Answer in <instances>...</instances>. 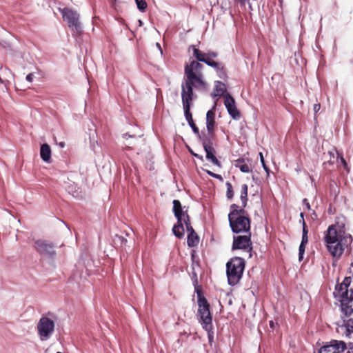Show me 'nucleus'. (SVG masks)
<instances>
[{
	"label": "nucleus",
	"instance_id": "4468645a",
	"mask_svg": "<svg viewBox=\"0 0 353 353\" xmlns=\"http://www.w3.org/2000/svg\"><path fill=\"white\" fill-rule=\"evenodd\" d=\"M216 105L212 107V108L207 112L206 114V128L208 130V135L206 137L214 138V130H215V111H216Z\"/></svg>",
	"mask_w": 353,
	"mask_h": 353
},
{
	"label": "nucleus",
	"instance_id": "5701e85b",
	"mask_svg": "<svg viewBox=\"0 0 353 353\" xmlns=\"http://www.w3.org/2000/svg\"><path fill=\"white\" fill-rule=\"evenodd\" d=\"M307 234H308L307 226L305 221H303V235H302V239H301V244L305 245H306L307 244V243H308Z\"/></svg>",
	"mask_w": 353,
	"mask_h": 353
},
{
	"label": "nucleus",
	"instance_id": "aec40b11",
	"mask_svg": "<svg viewBox=\"0 0 353 353\" xmlns=\"http://www.w3.org/2000/svg\"><path fill=\"white\" fill-rule=\"evenodd\" d=\"M199 243V237L196 233L188 234L187 243L189 247H196Z\"/></svg>",
	"mask_w": 353,
	"mask_h": 353
},
{
	"label": "nucleus",
	"instance_id": "393cba45",
	"mask_svg": "<svg viewBox=\"0 0 353 353\" xmlns=\"http://www.w3.org/2000/svg\"><path fill=\"white\" fill-rule=\"evenodd\" d=\"M203 62L205 63L209 66L214 68L216 71H219V69H221V64L216 61H214L212 59L205 58V61H203Z\"/></svg>",
	"mask_w": 353,
	"mask_h": 353
},
{
	"label": "nucleus",
	"instance_id": "ea45409f",
	"mask_svg": "<svg viewBox=\"0 0 353 353\" xmlns=\"http://www.w3.org/2000/svg\"><path fill=\"white\" fill-rule=\"evenodd\" d=\"M119 240H121V243L123 244V243H125L127 242V240L123 239L122 236H117Z\"/></svg>",
	"mask_w": 353,
	"mask_h": 353
},
{
	"label": "nucleus",
	"instance_id": "79ce46f5",
	"mask_svg": "<svg viewBox=\"0 0 353 353\" xmlns=\"http://www.w3.org/2000/svg\"><path fill=\"white\" fill-rule=\"evenodd\" d=\"M341 163L343 164V165L345 167L347 166L346 161H345V160L344 159V158L343 157H341Z\"/></svg>",
	"mask_w": 353,
	"mask_h": 353
},
{
	"label": "nucleus",
	"instance_id": "b1692460",
	"mask_svg": "<svg viewBox=\"0 0 353 353\" xmlns=\"http://www.w3.org/2000/svg\"><path fill=\"white\" fill-rule=\"evenodd\" d=\"M324 156H325V158H328L329 159L327 160V161H325L323 163V164L325 165H326L327 164H329V165H333L334 164V159H335V157H334V150H333L332 151H329L327 154L325 153H324Z\"/></svg>",
	"mask_w": 353,
	"mask_h": 353
},
{
	"label": "nucleus",
	"instance_id": "9b49d317",
	"mask_svg": "<svg viewBox=\"0 0 353 353\" xmlns=\"http://www.w3.org/2000/svg\"><path fill=\"white\" fill-rule=\"evenodd\" d=\"M224 105L233 119L239 120L240 119L241 112L236 106L235 100L228 92L224 95Z\"/></svg>",
	"mask_w": 353,
	"mask_h": 353
},
{
	"label": "nucleus",
	"instance_id": "4c0bfd02",
	"mask_svg": "<svg viewBox=\"0 0 353 353\" xmlns=\"http://www.w3.org/2000/svg\"><path fill=\"white\" fill-rule=\"evenodd\" d=\"M303 203L305 205V207H306V208L307 210L310 209V203H309V202H308L307 199H304L303 201Z\"/></svg>",
	"mask_w": 353,
	"mask_h": 353
},
{
	"label": "nucleus",
	"instance_id": "412c9836",
	"mask_svg": "<svg viewBox=\"0 0 353 353\" xmlns=\"http://www.w3.org/2000/svg\"><path fill=\"white\" fill-rule=\"evenodd\" d=\"M193 50V56L196 59L197 61L203 62L205 61L206 55L205 53L201 52L200 50L196 48L194 46H191Z\"/></svg>",
	"mask_w": 353,
	"mask_h": 353
},
{
	"label": "nucleus",
	"instance_id": "c9c22d12",
	"mask_svg": "<svg viewBox=\"0 0 353 353\" xmlns=\"http://www.w3.org/2000/svg\"><path fill=\"white\" fill-rule=\"evenodd\" d=\"M185 227H186V230H187L188 234H191L192 232V233H196V232L194 231V230L192 227L191 224L189 225H187Z\"/></svg>",
	"mask_w": 353,
	"mask_h": 353
},
{
	"label": "nucleus",
	"instance_id": "423d86ee",
	"mask_svg": "<svg viewBox=\"0 0 353 353\" xmlns=\"http://www.w3.org/2000/svg\"><path fill=\"white\" fill-rule=\"evenodd\" d=\"M245 263L241 257H233L226 263V274L228 284L236 285L241 280L245 269Z\"/></svg>",
	"mask_w": 353,
	"mask_h": 353
},
{
	"label": "nucleus",
	"instance_id": "e433bc0d",
	"mask_svg": "<svg viewBox=\"0 0 353 353\" xmlns=\"http://www.w3.org/2000/svg\"><path fill=\"white\" fill-rule=\"evenodd\" d=\"M321 108V104L320 103H316L314 105L313 110L314 112H317Z\"/></svg>",
	"mask_w": 353,
	"mask_h": 353
},
{
	"label": "nucleus",
	"instance_id": "1a4fd4ad",
	"mask_svg": "<svg viewBox=\"0 0 353 353\" xmlns=\"http://www.w3.org/2000/svg\"><path fill=\"white\" fill-rule=\"evenodd\" d=\"M37 330L41 340L46 341L54 332V322L48 317H41L37 324Z\"/></svg>",
	"mask_w": 353,
	"mask_h": 353
},
{
	"label": "nucleus",
	"instance_id": "7c9ffc66",
	"mask_svg": "<svg viewBox=\"0 0 353 353\" xmlns=\"http://www.w3.org/2000/svg\"><path fill=\"white\" fill-rule=\"evenodd\" d=\"M218 73V75L221 79H225L227 77L226 72L224 70V67L221 65V69H219V71H216Z\"/></svg>",
	"mask_w": 353,
	"mask_h": 353
},
{
	"label": "nucleus",
	"instance_id": "f3484780",
	"mask_svg": "<svg viewBox=\"0 0 353 353\" xmlns=\"http://www.w3.org/2000/svg\"><path fill=\"white\" fill-rule=\"evenodd\" d=\"M249 160L243 158H239L235 161V166L239 168V170L244 173H249L251 172L250 165L248 163Z\"/></svg>",
	"mask_w": 353,
	"mask_h": 353
},
{
	"label": "nucleus",
	"instance_id": "ddd939ff",
	"mask_svg": "<svg viewBox=\"0 0 353 353\" xmlns=\"http://www.w3.org/2000/svg\"><path fill=\"white\" fill-rule=\"evenodd\" d=\"M346 349V344L341 341L333 340L329 345L320 349L319 353H342Z\"/></svg>",
	"mask_w": 353,
	"mask_h": 353
},
{
	"label": "nucleus",
	"instance_id": "58836bf2",
	"mask_svg": "<svg viewBox=\"0 0 353 353\" xmlns=\"http://www.w3.org/2000/svg\"><path fill=\"white\" fill-rule=\"evenodd\" d=\"M33 79V73H30L26 76V80L29 82H32Z\"/></svg>",
	"mask_w": 353,
	"mask_h": 353
},
{
	"label": "nucleus",
	"instance_id": "49530a36",
	"mask_svg": "<svg viewBox=\"0 0 353 353\" xmlns=\"http://www.w3.org/2000/svg\"><path fill=\"white\" fill-rule=\"evenodd\" d=\"M300 215H301V217L303 219V221H304L303 220V213L301 212Z\"/></svg>",
	"mask_w": 353,
	"mask_h": 353
},
{
	"label": "nucleus",
	"instance_id": "09e8293b",
	"mask_svg": "<svg viewBox=\"0 0 353 353\" xmlns=\"http://www.w3.org/2000/svg\"><path fill=\"white\" fill-rule=\"evenodd\" d=\"M352 350H353V347H352Z\"/></svg>",
	"mask_w": 353,
	"mask_h": 353
},
{
	"label": "nucleus",
	"instance_id": "473e14b6",
	"mask_svg": "<svg viewBox=\"0 0 353 353\" xmlns=\"http://www.w3.org/2000/svg\"><path fill=\"white\" fill-rule=\"evenodd\" d=\"M188 124L192 128L194 133L195 134L199 136V130L198 127L196 125V124L194 123V122L192 121V123H189Z\"/></svg>",
	"mask_w": 353,
	"mask_h": 353
},
{
	"label": "nucleus",
	"instance_id": "de8ad7c7",
	"mask_svg": "<svg viewBox=\"0 0 353 353\" xmlns=\"http://www.w3.org/2000/svg\"><path fill=\"white\" fill-rule=\"evenodd\" d=\"M351 62L353 63V52H352V55Z\"/></svg>",
	"mask_w": 353,
	"mask_h": 353
},
{
	"label": "nucleus",
	"instance_id": "a211bd4d",
	"mask_svg": "<svg viewBox=\"0 0 353 353\" xmlns=\"http://www.w3.org/2000/svg\"><path fill=\"white\" fill-rule=\"evenodd\" d=\"M214 91L216 93H212V97L213 98L216 97L223 96L226 94V87L225 85L219 81H216L214 84Z\"/></svg>",
	"mask_w": 353,
	"mask_h": 353
},
{
	"label": "nucleus",
	"instance_id": "a19ab883",
	"mask_svg": "<svg viewBox=\"0 0 353 353\" xmlns=\"http://www.w3.org/2000/svg\"><path fill=\"white\" fill-rule=\"evenodd\" d=\"M236 2L239 3L242 6H245V0H235Z\"/></svg>",
	"mask_w": 353,
	"mask_h": 353
},
{
	"label": "nucleus",
	"instance_id": "a18cd8bd",
	"mask_svg": "<svg viewBox=\"0 0 353 353\" xmlns=\"http://www.w3.org/2000/svg\"><path fill=\"white\" fill-rule=\"evenodd\" d=\"M270 327H271L272 328H273V327H274V323H273V321H270Z\"/></svg>",
	"mask_w": 353,
	"mask_h": 353
},
{
	"label": "nucleus",
	"instance_id": "bb28decb",
	"mask_svg": "<svg viewBox=\"0 0 353 353\" xmlns=\"http://www.w3.org/2000/svg\"><path fill=\"white\" fill-rule=\"evenodd\" d=\"M227 187L226 196L228 199H232L234 196V190L230 182L227 181L225 183Z\"/></svg>",
	"mask_w": 353,
	"mask_h": 353
},
{
	"label": "nucleus",
	"instance_id": "72a5a7b5",
	"mask_svg": "<svg viewBox=\"0 0 353 353\" xmlns=\"http://www.w3.org/2000/svg\"><path fill=\"white\" fill-rule=\"evenodd\" d=\"M207 173L210 176H212V177H214L215 179H219V180H223V178H222V176L220 174H215V173H214V172H212L211 171H209V170L207 171Z\"/></svg>",
	"mask_w": 353,
	"mask_h": 353
},
{
	"label": "nucleus",
	"instance_id": "6e6552de",
	"mask_svg": "<svg viewBox=\"0 0 353 353\" xmlns=\"http://www.w3.org/2000/svg\"><path fill=\"white\" fill-rule=\"evenodd\" d=\"M245 235L234 236L233 238L232 250H243L249 252L248 258H251L252 251V243L251 241V232H245Z\"/></svg>",
	"mask_w": 353,
	"mask_h": 353
},
{
	"label": "nucleus",
	"instance_id": "f257e3e1",
	"mask_svg": "<svg viewBox=\"0 0 353 353\" xmlns=\"http://www.w3.org/2000/svg\"><path fill=\"white\" fill-rule=\"evenodd\" d=\"M203 68V65L196 61H192L185 66V77L181 84V101L184 115L188 123L194 121L190 110L196 97L193 88L196 90L208 89V83L202 72Z\"/></svg>",
	"mask_w": 353,
	"mask_h": 353
},
{
	"label": "nucleus",
	"instance_id": "6ab92c4d",
	"mask_svg": "<svg viewBox=\"0 0 353 353\" xmlns=\"http://www.w3.org/2000/svg\"><path fill=\"white\" fill-rule=\"evenodd\" d=\"M172 232L179 239H181L184 236V228L183 225L182 223V221L179 222V221H177V223L176 225H174L172 228Z\"/></svg>",
	"mask_w": 353,
	"mask_h": 353
},
{
	"label": "nucleus",
	"instance_id": "cd10ccee",
	"mask_svg": "<svg viewBox=\"0 0 353 353\" xmlns=\"http://www.w3.org/2000/svg\"><path fill=\"white\" fill-rule=\"evenodd\" d=\"M138 9L141 12H145L147 8V3L145 0H135Z\"/></svg>",
	"mask_w": 353,
	"mask_h": 353
},
{
	"label": "nucleus",
	"instance_id": "2eb2a0df",
	"mask_svg": "<svg viewBox=\"0 0 353 353\" xmlns=\"http://www.w3.org/2000/svg\"><path fill=\"white\" fill-rule=\"evenodd\" d=\"M172 203L174 216L177 221H179L180 222L183 219V216H185V214L187 213V212L183 211L181 203L179 200H174Z\"/></svg>",
	"mask_w": 353,
	"mask_h": 353
},
{
	"label": "nucleus",
	"instance_id": "c85d7f7f",
	"mask_svg": "<svg viewBox=\"0 0 353 353\" xmlns=\"http://www.w3.org/2000/svg\"><path fill=\"white\" fill-rule=\"evenodd\" d=\"M305 247L306 245L300 244L299 248V261H301L303 259V254L305 251Z\"/></svg>",
	"mask_w": 353,
	"mask_h": 353
},
{
	"label": "nucleus",
	"instance_id": "9d476101",
	"mask_svg": "<svg viewBox=\"0 0 353 353\" xmlns=\"http://www.w3.org/2000/svg\"><path fill=\"white\" fill-rule=\"evenodd\" d=\"M204 150L206 152V159L211 161L213 164L221 167V162L217 159L214 155L215 150L213 147L212 139L208 137L201 138Z\"/></svg>",
	"mask_w": 353,
	"mask_h": 353
},
{
	"label": "nucleus",
	"instance_id": "20e7f679",
	"mask_svg": "<svg viewBox=\"0 0 353 353\" xmlns=\"http://www.w3.org/2000/svg\"><path fill=\"white\" fill-rule=\"evenodd\" d=\"M350 283V277H345L341 283L336 285L333 294L340 302L342 312L353 316V290L348 289Z\"/></svg>",
	"mask_w": 353,
	"mask_h": 353
},
{
	"label": "nucleus",
	"instance_id": "0eeeda50",
	"mask_svg": "<svg viewBox=\"0 0 353 353\" xmlns=\"http://www.w3.org/2000/svg\"><path fill=\"white\" fill-rule=\"evenodd\" d=\"M60 11L63 20L67 22L68 27L76 34H80L81 26L79 21V15L77 11L68 8L60 9Z\"/></svg>",
	"mask_w": 353,
	"mask_h": 353
},
{
	"label": "nucleus",
	"instance_id": "f704fd0d",
	"mask_svg": "<svg viewBox=\"0 0 353 353\" xmlns=\"http://www.w3.org/2000/svg\"><path fill=\"white\" fill-rule=\"evenodd\" d=\"M206 58L212 59L217 57V53L213 51H209L205 53Z\"/></svg>",
	"mask_w": 353,
	"mask_h": 353
},
{
	"label": "nucleus",
	"instance_id": "2f4dec72",
	"mask_svg": "<svg viewBox=\"0 0 353 353\" xmlns=\"http://www.w3.org/2000/svg\"><path fill=\"white\" fill-rule=\"evenodd\" d=\"M184 223L185 226L191 224L190 218L188 213L185 214V216H183L182 223Z\"/></svg>",
	"mask_w": 353,
	"mask_h": 353
},
{
	"label": "nucleus",
	"instance_id": "39448f33",
	"mask_svg": "<svg viewBox=\"0 0 353 353\" xmlns=\"http://www.w3.org/2000/svg\"><path fill=\"white\" fill-rule=\"evenodd\" d=\"M196 293L198 303L197 318L202 327L208 332V336L210 341L213 338L214 334L212 316L210 310V305L203 295L201 291L196 290Z\"/></svg>",
	"mask_w": 353,
	"mask_h": 353
},
{
	"label": "nucleus",
	"instance_id": "4be33fe9",
	"mask_svg": "<svg viewBox=\"0 0 353 353\" xmlns=\"http://www.w3.org/2000/svg\"><path fill=\"white\" fill-rule=\"evenodd\" d=\"M343 314L346 316L344 313ZM347 317H350V319L347 321H344V325L345 327L346 335L351 337V333L353 332V319H352V316H347Z\"/></svg>",
	"mask_w": 353,
	"mask_h": 353
},
{
	"label": "nucleus",
	"instance_id": "dca6fc26",
	"mask_svg": "<svg viewBox=\"0 0 353 353\" xmlns=\"http://www.w3.org/2000/svg\"><path fill=\"white\" fill-rule=\"evenodd\" d=\"M40 156L45 162L50 163L51 161V148L47 143H43L41 146Z\"/></svg>",
	"mask_w": 353,
	"mask_h": 353
},
{
	"label": "nucleus",
	"instance_id": "37998d69",
	"mask_svg": "<svg viewBox=\"0 0 353 353\" xmlns=\"http://www.w3.org/2000/svg\"><path fill=\"white\" fill-rule=\"evenodd\" d=\"M230 208H231L232 210H233L234 209H239V206L236 204L231 205Z\"/></svg>",
	"mask_w": 353,
	"mask_h": 353
},
{
	"label": "nucleus",
	"instance_id": "f8f14e48",
	"mask_svg": "<svg viewBox=\"0 0 353 353\" xmlns=\"http://www.w3.org/2000/svg\"><path fill=\"white\" fill-rule=\"evenodd\" d=\"M54 245L44 240H38L35 242V248L42 255L53 258L56 252L54 250Z\"/></svg>",
	"mask_w": 353,
	"mask_h": 353
},
{
	"label": "nucleus",
	"instance_id": "c03bdc74",
	"mask_svg": "<svg viewBox=\"0 0 353 353\" xmlns=\"http://www.w3.org/2000/svg\"><path fill=\"white\" fill-rule=\"evenodd\" d=\"M59 145H60L61 148H64L65 147V143L64 142H61L59 143Z\"/></svg>",
	"mask_w": 353,
	"mask_h": 353
},
{
	"label": "nucleus",
	"instance_id": "7ed1b4c3",
	"mask_svg": "<svg viewBox=\"0 0 353 353\" xmlns=\"http://www.w3.org/2000/svg\"><path fill=\"white\" fill-rule=\"evenodd\" d=\"M248 190V185L243 184L241 188L240 195L242 208L241 209L231 210L228 214V220L231 230L233 232L236 234L250 232V219L248 212L243 209L247 205Z\"/></svg>",
	"mask_w": 353,
	"mask_h": 353
},
{
	"label": "nucleus",
	"instance_id": "a878e982",
	"mask_svg": "<svg viewBox=\"0 0 353 353\" xmlns=\"http://www.w3.org/2000/svg\"><path fill=\"white\" fill-rule=\"evenodd\" d=\"M203 62L205 63L209 66L214 68L216 71H219V69H221V64L216 61H214L212 59L205 58V61H203Z\"/></svg>",
	"mask_w": 353,
	"mask_h": 353
},
{
	"label": "nucleus",
	"instance_id": "c756f323",
	"mask_svg": "<svg viewBox=\"0 0 353 353\" xmlns=\"http://www.w3.org/2000/svg\"><path fill=\"white\" fill-rule=\"evenodd\" d=\"M259 155H260V159H261V162L262 163L263 168L265 170V171L266 172L267 175L268 176L270 174V169L265 163V160H264L263 154L261 152H260Z\"/></svg>",
	"mask_w": 353,
	"mask_h": 353
},
{
	"label": "nucleus",
	"instance_id": "f03ea898",
	"mask_svg": "<svg viewBox=\"0 0 353 353\" xmlns=\"http://www.w3.org/2000/svg\"><path fill=\"white\" fill-rule=\"evenodd\" d=\"M323 240L330 254L339 258L344 252L345 248L352 243V238L345 231V223L337 222L328 227Z\"/></svg>",
	"mask_w": 353,
	"mask_h": 353
}]
</instances>
